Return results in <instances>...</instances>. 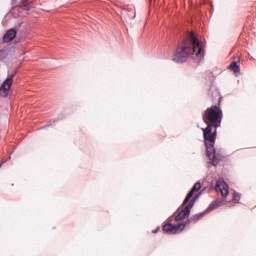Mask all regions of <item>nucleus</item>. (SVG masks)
Returning <instances> with one entry per match:
<instances>
[{
  "mask_svg": "<svg viewBox=\"0 0 256 256\" xmlns=\"http://www.w3.org/2000/svg\"><path fill=\"white\" fill-rule=\"evenodd\" d=\"M202 119L207 125L206 128H202L206 155L209 163L217 167L221 161V155L215 150V141L217 140V129L221 127L223 121V110L217 105H212L203 112Z\"/></svg>",
  "mask_w": 256,
  "mask_h": 256,
  "instance_id": "1",
  "label": "nucleus"
},
{
  "mask_svg": "<svg viewBox=\"0 0 256 256\" xmlns=\"http://www.w3.org/2000/svg\"><path fill=\"white\" fill-rule=\"evenodd\" d=\"M189 57H191L197 65H199V63L203 61V57H205L203 44L193 32L188 35L187 39L178 44L172 59L175 63H185Z\"/></svg>",
  "mask_w": 256,
  "mask_h": 256,
  "instance_id": "2",
  "label": "nucleus"
},
{
  "mask_svg": "<svg viewBox=\"0 0 256 256\" xmlns=\"http://www.w3.org/2000/svg\"><path fill=\"white\" fill-rule=\"evenodd\" d=\"M15 74L8 75L7 79L0 86V97H9V91L11 90V85H13V79Z\"/></svg>",
  "mask_w": 256,
  "mask_h": 256,
  "instance_id": "3",
  "label": "nucleus"
},
{
  "mask_svg": "<svg viewBox=\"0 0 256 256\" xmlns=\"http://www.w3.org/2000/svg\"><path fill=\"white\" fill-rule=\"evenodd\" d=\"M186 224L185 223H181V224H165L163 226V231L165 233H169L170 235H177L178 233H181V231H183V229H185Z\"/></svg>",
  "mask_w": 256,
  "mask_h": 256,
  "instance_id": "4",
  "label": "nucleus"
},
{
  "mask_svg": "<svg viewBox=\"0 0 256 256\" xmlns=\"http://www.w3.org/2000/svg\"><path fill=\"white\" fill-rule=\"evenodd\" d=\"M215 191L221 193L224 199L229 196V185L226 184L225 180H217L215 185Z\"/></svg>",
  "mask_w": 256,
  "mask_h": 256,
  "instance_id": "5",
  "label": "nucleus"
},
{
  "mask_svg": "<svg viewBox=\"0 0 256 256\" xmlns=\"http://www.w3.org/2000/svg\"><path fill=\"white\" fill-rule=\"evenodd\" d=\"M200 189H201V183L196 182L192 187V189L190 190V192L186 195L182 205H187V203L191 201V197H193V195L197 193V191H199Z\"/></svg>",
  "mask_w": 256,
  "mask_h": 256,
  "instance_id": "6",
  "label": "nucleus"
},
{
  "mask_svg": "<svg viewBox=\"0 0 256 256\" xmlns=\"http://www.w3.org/2000/svg\"><path fill=\"white\" fill-rule=\"evenodd\" d=\"M17 37V29L12 28L9 29L3 36V42L4 43H11V41H13V39Z\"/></svg>",
  "mask_w": 256,
  "mask_h": 256,
  "instance_id": "7",
  "label": "nucleus"
},
{
  "mask_svg": "<svg viewBox=\"0 0 256 256\" xmlns=\"http://www.w3.org/2000/svg\"><path fill=\"white\" fill-rule=\"evenodd\" d=\"M13 3L17 7H21V9H24V11H29V9H31V5L27 0H13Z\"/></svg>",
  "mask_w": 256,
  "mask_h": 256,
  "instance_id": "8",
  "label": "nucleus"
},
{
  "mask_svg": "<svg viewBox=\"0 0 256 256\" xmlns=\"http://www.w3.org/2000/svg\"><path fill=\"white\" fill-rule=\"evenodd\" d=\"M191 214V212L189 211V208H183L182 210H180V212L176 215L175 217V221H183V219H185V217H189V215Z\"/></svg>",
  "mask_w": 256,
  "mask_h": 256,
  "instance_id": "9",
  "label": "nucleus"
},
{
  "mask_svg": "<svg viewBox=\"0 0 256 256\" xmlns=\"http://www.w3.org/2000/svg\"><path fill=\"white\" fill-rule=\"evenodd\" d=\"M223 199L221 198H217L216 200H214L208 207L209 211H213V209H217V207H221V205H223Z\"/></svg>",
  "mask_w": 256,
  "mask_h": 256,
  "instance_id": "10",
  "label": "nucleus"
},
{
  "mask_svg": "<svg viewBox=\"0 0 256 256\" xmlns=\"http://www.w3.org/2000/svg\"><path fill=\"white\" fill-rule=\"evenodd\" d=\"M124 18L128 17V19H135V10L129 9L123 11Z\"/></svg>",
  "mask_w": 256,
  "mask_h": 256,
  "instance_id": "11",
  "label": "nucleus"
},
{
  "mask_svg": "<svg viewBox=\"0 0 256 256\" xmlns=\"http://www.w3.org/2000/svg\"><path fill=\"white\" fill-rule=\"evenodd\" d=\"M229 69L233 71V73L241 72V68L239 67V65H237V62L235 61L231 62V64L229 65Z\"/></svg>",
  "mask_w": 256,
  "mask_h": 256,
  "instance_id": "12",
  "label": "nucleus"
},
{
  "mask_svg": "<svg viewBox=\"0 0 256 256\" xmlns=\"http://www.w3.org/2000/svg\"><path fill=\"white\" fill-rule=\"evenodd\" d=\"M188 204L184 207L186 209H188V211L191 212V209H193L194 205H195V201L194 199L192 198L189 202H187Z\"/></svg>",
  "mask_w": 256,
  "mask_h": 256,
  "instance_id": "13",
  "label": "nucleus"
},
{
  "mask_svg": "<svg viewBox=\"0 0 256 256\" xmlns=\"http://www.w3.org/2000/svg\"><path fill=\"white\" fill-rule=\"evenodd\" d=\"M188 204L184 207L186 209H188V211L191 212V209H193L194 205H195V201L194 199L192 198L189 202H187Z\"/></svg>",
  "mask_w": 256,
  "mask_h": 256,
  "instance_id": "14",
  "label": "nucleus"
},
{
  "mask_svg": "<svg viewBox=\"0 0 256 256\" xmlns=\"http://www.w3.org/2000/svg\"><path fill=\"white\" fill-rule=\"evenodd\" d=\"M204 213H199V214H195L193 216H191L190 221H199V219H201V217H203Z\"/></svg>",
  "mask_w": 256,
  "mask_h": 256,
  "instance_id": "15",
  "label": "nucleus"
},
{
  "mask_svg": "<svg viewBox=\"0 0 256 256\" xmlns=\"http://www.w3.org/2000/svg\"><path fill=\"white\" fill-rule=\"evenodd\" d=\"M240 200H241V195L239 193L234 192L233 193V201H234V203H239Z\"/></svg>",
  "mask_w": 256,
  "mask_h": 256,
  "instance_id": "16",
  "label": "nucleus"
},
{
  "mask_svg": "<svg viewBox=\"0 0 256 256\" xmlns=\"http://www.w3.org/2000/svg\"><path fill=\"white\" fill-rule=\"evenodd\" d=\"M7 57V50H0V61H3Z\"/></svg>",
  "mask_w": 256,
  "mask_h": 256,
  "instance_id": "17",
  "label": "nucleus"
},
{
  "mask_svg": "<svg viewBox=\"0 0 256 256\" xmlns=\"http://www.w3.org/2000/svg\"><path fill=\"white\" fill-rule=\"evenodd\" d=\"M195 202L197 201V199H199V195H196L194 198H192Z\"/></svg>",
  "mask_w": 256,
  "mask_h": 256,
  "instance_id": "18",
  "label": "nucleus"
},
{
  "mask_svg": "<svg viewBox=\"0 0 256 256\" xmlns=\"http://www.w3.org/2000/svg\"><path fill=\"white\" fill-rule=\"evenodd\" d=\"M157 231H159V229H156V230L152 231V233H157Z\"/></svg>",
  "mask_w": 256,
  "mask_h": 256,
  "instance_id": "19",
  "label": "nucleus"
},
{
  "mask_svg": "<svg viewBox=\"0 0 256 256\" xmlns=\"http://www.w3.org/2000/svg\"><path fill=\"white\" fill-rule=\"evenodd\" d=\"M13 11H19V8H14Z\"/></svg>",
  "mask_w": 256,
  "mask_h": 256,
  "instance_id": "20",
  "label": "nucleus"
}]
</instances>
